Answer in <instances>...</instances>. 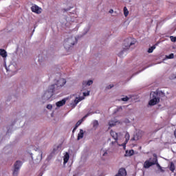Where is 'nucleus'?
Returning a JSON list of instances; mask_svg holds the SVG:
<instances>
[{"mask_svg": "<svg viewBox=\"0 0 176 176\" xmlns=\"http://www.w3.org/2000/svg\"><path fill=\"white\" fill-rule=\"evenodd\" d=\"M137 43V40H135V38H128L124 41V46L125 47H124L123 51L120 52L118 54L119 57H122V56H123V52L124 50H129L130 47H131V49H134V47H135V43Z\"/></svg>", "mask_w": 176, "mask_h": 176, "instance_id": "1", "label": "nucleus"}, {"mask_svg": "<svg viewBox=\"0 0 176 176\" xmlns=\"http://www.w3.org/2000/svg\"><path fill=\"white\" fill-rule=\"evenodd\" d=\"M54 93H56V88L54 87V85L50 86L48 89L45 91L42 96L43 100H45V101L50 100V98L54 96Z\"/></svg>", "mask_w": 176, "mask_h": 176, "instance_id": "2", "label": "nucleus"}, {"mask_svg": "<svg viewBox=\"0 0 176 176\" xmlns=\"http://www.w3.org/2000/svg\"><path fill=\"white\" fill-rule=\"evenodd\" d=\"M152 99L148 102V104L151 106L156 105V104H159L160 102V98H159V95L156 92H153L151 94Z\"/></svg>", "mask_w": 176, "mask_h": 176, "instance_id": "3", "label": "nucleus"}, {"mask_svg": "<svg viewBox=\"0 0 176 176\" xmlns=\"http://www.w3.org/2000/svg\"><path fill=\"white\" fill-rule=\"evenodd\" d=\"M65 83H67V80L64 78H60L59 80H56L55 82V84H54L55 91H56V90H58V89H60V87H63V86H64Z\"/></svg>", "mask_w": 176, "mask_h": 176, "instance_id": "4", "label": "nucleus"}, {"mask_svg": "<svg viewBox=\"0 0 176 176\" xmlns=\"http://www.w3.org/2000/svg\"><path fill=\"white\" fill-rule=\"evenodd\" d=\"M23 164V162L21 161H16L14 164V171H13V175L17 176L19 174V170H20V167H21V165Z\"/></svg>", "mask_w": 176, "mask_h": 176, "instance_id": "5", "label": "nucleus"}, {"mask_svg": "<svg viewBox=\"0 0 176 176\" xmlns=\"http://www.w3.org/2000/svg\"><path fill=\"white\" fill-rule=\"evenodd\" d=\"M155 157L153 158V162H149L148 160L145 161L144 164V168H149V167H151V166H155L156 163H157V157L155 155Z\"/></svg>", "mask_w": 176, "mask_h": 176, "instance_id": "6", "label": "nucleus"}, {"mask_svg": "<svg viewBox=\"0 0 176 176\" xmlns=\"http://www.w3.org/2000/svg\"><path fill=\"white\" fill-rule=\"evenodd\" d=\"M31 10L33 13H36V14H41L42 13V8L36 5H34L31 7Z\"/></svg>", "mask_w": 176, "mask_h": 176, "instance_id": "7", "label": "nucleus"}, {"mask_svg": "<svg viewBox=\"0 0 176 176\" xmlns=\"http://www.w3.org/2000/svg\"><path fill=\"white\" fill-rule=\"evenodd\" d=\"M110 134L111 137L115 140L114 142H111V145H115V144H118V133L111 131Z\"/></svg>", "mask_w": 176, "mask_h": 176, "instance_id": "8", "label": "nucleus"}, {"mask_svg": "<svg viewBox=\"0 0 176 176\" xmlns=\"http://www.w3.org/2000/svg\"><path fill=\"white\" fill-rule=\"evenodd\" d=\"M127 175V171H126V168H121L118 170V173L115 176H126Z\"/></svg>", "mask_w": 176, "mask_h": 176, "instance_id": "9", "label": "nucleus"}, {"mask_svg": "<svg viewBox=\"0 0 176 176\" xmlns=\"http://www.w3.org/2000/svg\"><path fill=\"white\" fill-rule=\"evenodd\" d=\"M72 41V38H67L66 40H65L64 42V47L65 49H66V50H69V49H71V45H69V42H71Z\"/></svg>", "mask_w": 176, "mask_h": 176, "instance_id": "10", "label": "nucleus"}, {"mask_svg": "<svg viewBox=\"0 0 176 176\" xmlns=\"http://www.w3.org/2000/svg\"><path fill=\"white\" fill-rule=\"evenodd\" d=\"M0 56L3 58H6V57H8V52H6V50L4 49H0Z\"/></svg>", "mask_w": 176, "mask_h": 176, "instance_id": "11", "label": "nucleus"}, {"mask_svg": "<svg viewBox=\"0 0 176 176\" xmlns=\"http://www.w3.org/2000/svg\"><path fill=\"white\" fill-rule=\"evenodd\" d=\"M65 102L67 100L65 99H63L56 103V107H63V105H65Z\"/></svg>", "mask_w": 176, "mask_h": 176, "instance_id": "12", "label": "nucleus"}, {"mask_svg": "<svg viewBox=\"0 0 176 176\" xmlns=\"http://www.w3.org/2000/svg\"><path fill=\"white\" fill-rule=\"evenodd\" d=\"M129 140H130V133H129V132H126L125 134V142L123 144V146H126V144L129 142Z\"/></svg>", "mask_w": 176, "mask_h": 176, "instance_id": "13", "label": "nucleus"}, {"mask_svg": "<svg viewBox=\"0 0 176 176\" xmlns=\"http://www.w3.org/2000/svg\"><path fill=\"white\" fill-rule=\"evenodd\" d=\"M83 135H85V133L83 132V129H80V132L78 134L77 140L79 141V140H82L83 138Z\"/></svg>", "mask_w": 176, "mask_h": 176, "instance_id": "14", "label": "nucleus"}, {"mask_svg": "<svg viewBox=\"0 0 176 176\" xmlns=\"http://www.w3.org/2000/svg\"><path fill=\"white\" fill-rule=\"evenodd\" d=\"M68 160H69V153H66L63 158L64 164L68 163Z\"/></svg>", "mask_w": 176, "mask_h": 176, "instance_id": "15", "label": "nucleus"}, {"mask_svg": "<svg viewBox=\"0 0 176 176\" xmlns=\"http://www.w3.org/2000/svg\"><path fill=\"white\" fill-rule=\"evenodd\" d=\"M126 155L127 156H133L134 155V150H129L126 151Z\"/></svg>", "mask_w": 176, "mask_h": 176, "instance_id": "16", "label": "nucleus"}, {"mask_svg": "<svg viewBox=\"0 0 176 176\" xmlns=\"http://www.w3.org/2000/svg\"><path fill=\"white\" fill-rule=\"evenodd\" d=\"M169 169L170 171H172V173H174V170H175V165H174V163L170 162Z\"/></svg>", "mask_w": 176, "mask_h": 176, "instance_id": "17", "label": "nucleus"}, {"mask_svg": "<svg viewBox=\"0 0 176 176\" xmlns=\"http://www.w3.org/2000/svg\"><path fill=\"white\" fill-rule=\"evenodd\" d=\"M155 49H156V45H153L152 47L148 48V53H153V50H155Z\"/></svg>", "mask_w": 176, "mask_h": 176, "instance_id": "18", "label": "nucleus"}, {"mask_svg": "<svg viewBox=\"0 0 176 176\" xmlns=\"http://www.w3.org/2000/svg\"><path fill=\"white\" fill-rule=\"evenodd\" d=\"M98 120H94L93 122V127L94 129H97L98 127Z\"/></svg>", "mask_w": 176, "mask_h": 176, "instance_id": "19", "label": "nucleus"}, {"mask_svg": "<svg viewBox=\"0 0 176 176\" xmlns=\"http://www.w3.org/2000/svg\"><path fill=\"white\" fill-rule=\"evenodd\" d=\"M124 14L125 17H127L129 16V10H127L126 7L124 8Z\"/></svg>", "mask_w": 176, "mask_h": 176, "instance_id": "20", "label": "nucleus"}, {"mask_svg": "<svg viewBox=\"0 0 176 176\" xmlns=\"http://www.w3.org/2000/svg\"><path fill=\"white\" fill-rule=\"evenodd\" d=\"M109 126H110V127H113V126H116V122L112 120L109 121Z\"/></svg>", "mask_w": 176, "mask_h": 176, "instance_id": "21", "label": "nucleus"}, {"mask_svg": "<svg viewBox=\"0 0 176 176\" xmlns=\"http://www.w3.org/2000/svg\"><path fill=\"white\" fill-rule=\"evenodd\" d=\"M82 122H83V120H78V121L76 122L75 126H76V127H79V126L82 124Z\"/></svg>", "mask_w": 176, "mask_h": 176, "instance_id": "22", "label": "nucleus"}, {"mask_svg": "<svg viewBox=\"0 0 176 176\" xmlns=\"http://www.w3.org/2000/svg\"><path fill=\"white\" fill-rule=\"evenodd\" d=\"M170 39L172 42H176V37H174V36H170Z\"/></svg>", "mask_w": 176, "mask_h": 176, "instance_id": "23", "label": "nucleus"}, {"mask_svg": "<svg viewBox=\"0 0 176 176\" xmlns=\"http://www.w3.org/2000/svg\"><path fill=\"white\" fill-rule=\"evenodd\" d=\"M82 101V99L76 98L74 100L75 104H78V102H80Z\"/></svg>", "mask_w": 176, "mask_h": 176, "instance_id": "24", "label": "nucleus"}, {"mask_svg": "<svg viewBox=\"0 0 176 176\" xmlns=\"http://www.w3.org/2000/svg\"><path fill=\"white\" fill-rule=\"evenodd\" d=\"M174 58V54H170L168 56H166V58L171 59V58Z\"/></svg>", "mask_w": 176, "mask_h": 176, "instance_id": "25", "label": "nucleus"}, {"mask_svg": "<svg viewBox=\"0 0 176 176\" xmlns=\"http://www.w3.org/2000/svg\"><path fill=\"white\" fill-rule=\"evenodd\" d=\"M87 86H91V85H93V80H89L87 82Z\"/></svg>", "mask_w": 176, "mask_h": 176, "instance_id": "26", "label": "nucleus"}, {"mask_svg": "<svg viewBox=\"0 0 176 176\" xmlns=\"http://www.w3.org/2000/svg\"><path fill=\"white\" fill-rule=\"evenodd\" d=\"M101 153H103L102 154L103 156H107V155H108V152L107 151L104 152V150H101Z\"/></svg>", "mask_w": 176, "mask_h": 176, "instance_id": "27", "label": "nucleus"}, {"mask_svg": "<svg viewBox=\"0 0 176 176\" xmlns=\"http://www.w3.org/2000/svg\"><path fill=\"white\" fill-rule=\"evenodd\" d=\"M122 101H129V97L126 96L125 98H121Z\"/></svg>", "mask_w": 176, "mask_h": 176, "instance_id": "28", "label": "nucleus"}, {"mask_svg": "<svg viewBox=\"0 0 176 176\" xmlns=\"http://www.w3.org/2000/svg\"><path fill=\"white\" fill-rule=\"evenodd\" d=\"M89 95H90V91H87V93L86 92L83 93V96L85 97H86L87 96H89Z\"/></svg>", "mask_w": 176, "mask_h": 176, "instance_id": "29", "label": "nucleus"}, {"mask_svg": "<svg viewBox=\"0 0 176 176\" xmlns=\"http://www.w3.org/2000/svg\"><path fill=\"white\" fill-rule=\"evenodd\" d=\"M53 108V106L52 104H47V109H52Z\"/></svg>", "mask_w": 176, "mask_h": 176, "instance_id": "30", "label": "nucleus"}, {"mask_svg": "<svg viewBox=\"0 0 176 176\" xmlns=\"http://www.w3.org/2000/svg\"><path fill=\"white\" fill-rule=\"evenodd\" d=\"M71 10V8H67V9L63 8V12H68V10Z\"/></svg>", "mask_w": 176, "mask_h": 176, "instance_id": "31", "label": "nucleus"}, {"mask_svg": "<svg viewBox=\"0 0 176 176\" xmlns=\"http://www.w3.org/2000/svg\"><path fill=\"white\" fill-rule=\"evenodd\" d=\"M112 87H113V85H109V86L107 87V89H112Z\"/></svg>", "mask_w": 176, "mask_h": 176, "instance_id": "32", "label": "nucleus"}, {"mask_svg": "<svg viewBox=\"0 0 176 176\" xmlns=\"http://www.w3.org/2000/svg\"><path fill=\"white\" fill-rule=\"evenodd\" d=\"M76 129H78V127H76V126H75V127L74 128V129H73V131H72V133H75V131L76 130Z\"/></svg>", "mask_w": 176, "mask_h": 176, "instance_id": "33", "label": "nucleus"}, {"mask_svg": "<svg viewBox=\"0 0 176 176\" xmlns=\"http://www.w3.org/2000/svg\"><path fill=\"white\" fill-rule=\"evenodd\" d=\"M155 164H157V167H159V168H162V166H160V164H159V163H157V161Z\"/></svg>", "mask_w": 176, "mask_h": 176, "instance_id": "34", "label": "nucleus"}, {"mask_svg": "<svg viewBox=\"0 0 176 176\" xmlns=\"http://www.w3.org/2000/svg\"><path fill=\"white\" fill-rule=\"evenodd\" d=\"M109 13H113V10H112V9L110 10H109Z\"/></svg>", "mask_w": 176, "mask_h": 176, "instance_id": "35", "label": "nucleus"}, {"mask_svg": "<svg viewBox=\"0 0 176 176\" xmlns=\"http://www.w3.org/2000/svg\"><path fill=\"white\" fill-rule=\"evenodd\" d=\"M87 116H89V113H87V115H85V116H84V118H87Z\"/></svg>", "mask_w": 176, "mask_h": 176, "instance_id": "36", "label": "nucleus"}, {"mask_svg": "<svg viewBox=\"0 0 176 176\" xmlns=\"http://www.w3.org/2000/svg\"><path fill=\"white\" fill-rule=\"evenodd\" d=\"M40 160H42V153H41Z\"/></svg>", "mask_w": 176, "mask_h": 176, "instance_id": "37", "label": "nucleus"}, {"mask_svg": "<svg viewBox=\"0 0 176 176\" xmlns=\"http://www.w3.org/2000/svg\"><path fill=\"white\" fill-rule=\"evenodd\" d=\"M161 171H162V173L164 172V170L162 169V168H160Z\"/></svg>", "mask_w": 176, "mask_h": 176, "instance_id": "38", "label": "nucleus"}, {"mask_svg": "<svg viewBox=\"0 0 176 176\" xmlns=\"http://www.w3.org/2000/svg\"><path fill=\"white\" fill-rule=\"evenodd\" d=\"M131 140H132V141H134V140H135V139L134 138H133Z\"/></svg>", "mask_w": 176, "mask_h": 176, "instance_id": "39", "label": "nucleus"}, {"mask_svg": "<svg viewBox=\"0 0 176 176\" xmlns=\"http://www.w3.org/2000/svg\"><path fill=\"white\" fill-rule=\"evenodd\" d=\"M39 63H41V59L38 60Z\"/></svg>", "mask_w": 176, "mask_h": 176, "instance_id": "40", "label": "nucleus"}, {"mask_svg": "<svg viewBox=\"0 0 176 176\" xmlns=\"http://www.w3.org/2000/svg\"><path fill=\"white\" fill-rule=\"evenodd\" d=\"M71 45H74V44L71 43Z\"/></svg>", "mask_w": 176, "mask_h": 176, "instance_id": "41", "label": "nucleus"}]
</instances>
